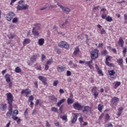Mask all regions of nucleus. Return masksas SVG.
Here are the masks:
<instances>
[{
	"mask_svg": "<svg viewBox=\"0 0 127 127\" xmlns=\"http://www.w3.org/2000/svg\"><path fill=\"white\" fill-rule=\"evenodd\" d=\"M29 5L27 4H24V1L21 0L18 2V5L16 8L18 10H25V9H28Z\"/></svg>",
	"mask_w": 127,
	"mask_h": 127,
	"instance_id": "f257e3e1",
	"label": "nucleus"
},
{
	"mask_svg": "<svg viewBox=\"0 0 127 127\" xmlns=\"http://www.w3.org/2000/svg\"><path fill=\"white\" fill-rule=\"evenodd\" d=\"M7 103L9 106H12V101H13V96L11 93H8L6 94Z\"/></svg>",
	"mask_w": 127,
	"mask_h": 127,
	"instance_id": "f03ea898",
	"label": "nucleus"
},
{
	"mask_svg": "<svg viewBox=\"0 0 127 127\" xmlns=\"http://www.w3.org/2000/svg\"><path fill=\"white\" fill-rule=\"evenodd\" d=\"M98 54L99 50L97 49H95L94 50H93L91 54V60H95V59H97V58L99 57Z\"/></svg>",
	"mask_w": 127,
	"mask_h": 127,
	"instance_id": "7ed1b4c3",
	"label": "nucleus"
},
{
	"mask_svg": "<svg viewBox=\"0 0 127 127\" xmlns=\"http://www.w3.org/2000/svg\"><path fill=\"white\" fill-rule=\"evenodd\" d=\"M59 46L62 48H65V49H69V45L67 42L65 41H62L59 43Z\"/></svg>",
	"mask_w": 127,
	"mask_h": 127,
	"instance_id": "20e7f679",
	"label": "nucleus"
},
{
	"mask_svg": "<svg viewBox=\"0 0 127 127\" xmlns=\"http://www.w3.org/2000/svg\"><path fill=\"white\" fill-rule=\"evenodd\" d=\"M73 107L75 109V110H77V111H81L83 110V108H84V106L81 105L78 102H75L73 104Z\"/></svg>",
	"mask_w": 127,
	"mask_h": 127,
	"instance_id": "39448f33",
	"label": "nucleus"
},
{
	"mask_svg": "<svg viewBox=\"0 0 127 127\" xmlns=\"http://www.w3.org/2000/svg\"><path fill=\"white\" fill-rule=\"evenodd\" d=\"M119 101H120V99L117 97H113L111 99V104L114 107V106H117L118 105V103H119Z\"/></svg>",
	"mask_w": 127,
	"mask_h": 127,
	"instance_id": "423d86ee",
	"label": "nucleus"
},
{
	"mask_svg": "<svg viewBox=\"0 0 127 127\" xmlns=\"http://www.w3.org/2000/svg\"><path fill=\"white\" fill-rule=\"evenodd\" d=\"M15 15V14L13 12H10L6 15V18L8 21H10L13 17Z\"/></svg>",
	"mask_w": 127,
	"mask_h": 127,
	"instance_id": "0eeeda50",
	"label": "nucleus"
},
{
	"mask_svg": "<svg viewBox=\"0 0 127 127\" xmlns=\"http://www.w3.org/2000/svg\"><path fill=\"white\" fill-rule=\"evenodd\" d=\"M58 5L59 6H60L62 10H63V11H64V12H65V13H69V12H70L71 11V10L70 9V8L67 7H64L62 5L59 4V3H57Z\"/></svg>",
	"mask_w": 127,
	"mask_h": 127,
	"instance_id": "6e6552de",
	"label": "nucleus"
},
{
	"mask_svg": "<svg viewBox=\"0 0 127 127\" xmlns=\"http://www.w3.org/2000/svg\"><path fill=\"white\" fill-rule=\"evenodd\" d=\"M91 107L89 106H85L84 107V110L82 111L83 113L86 114V115H90L91 114Z\"/></svg>",
	"mask_w": 127,
	"mask_h": 127,
	"instance_id": "1a4fd4ad",
	"label": "nucleus"
},
{
	"mask_svg": "<svg viewBox=\"0 0 127 127\" xmlns=\"http://www.w3.org/2000/svg\"><path fill=\"white\" fill-rule=\"evenodd\" d=\"M12 114V105H9L8 112L6 113L7 117H10Z\"/></svg>",
	"mask_w": 127,
	"mask_h": 127,
	"instance_id": "9d476101",
	"label": "nucleus"
},
{
	"mask_svg": "<svg viewBox=\"0 0 127 127\" xmlns=\"http://www.w3.org/2000/svg\"><path fill=\"white\" fill-rule=\"evenodd\" d=\"M30 92H31L30 90L29 89H25V90L23 89L21 92V94L22 95H23V94H25L26 95V97H27V96L29 95Z\"/></svg>",
	"mask_w": 127,
	"mask_h": 127,
	"instance_id": "9b49d317",
	"label": "nucleus"
},
{
	"mask_svg": "<svg viewBox=\"0 0 127 127\" xmlns=\"http://www.w3.org/2000/svg\"><path fill=\"white\" fill-rule=\"evenodd\" d=\"M85 64H87L88 66L89 67L90 69H92V70H94V66L93 65L91 64L92 63H93V60H91L89 62H84Z\"/></svg>",
	"mask_w": 127,
	"mask_h": 127,
	"instance_id": "f8f14e48",
	"label": "nucleus"
},
{
	"mask_svg": "<svg viewBox=\"0 0 127 127\" xmlns=\"http://www.w3.org/2000/svg\"><path fill=\"white\" fill-rule=\"evenodd\" d=\"M38 78L40 81H42V83H43L44 85H46L47 83V79L46 78L42 76H40L38 77Z\"/></svg>",
	"mask_w": 127,
	"mask_h": 127,
	"instance_id": "ddd939ff",
	"label": "nucleus"
},
{
	"mask_svg": "<svg viewBox=\"0 0 127 127\" xmlns=\"http://www.w3.org/2000/svg\"><path fill=\"white\" fill-rule=\"evenodd\" d=\"M96 88L93 87L92 89V92L93 93V95L95 96V99H97V97L99 96V93L96 90Z\"/></svg>",
	"mask_w": 127,
	"mask_h": 127,
	"instance_id": "4468645a",
	"label": "nucleus"
},
{
	"mask_svg": "<svg viewBox=\"0 0 127 127\" xmlns=\"http://www.w3.org/2000/svg\"><path fill=\"white\" fill-rule=\"evenodd\" d=\"M124 40L122 37H120L119 41H118V44L120 47H124Z\"/></svg>",
	"mask_w": 127,
	"mask_h": 127,
	"instance_id": "2eb2a0df",
	"label": "nucleus"
},
{
	"mask_svg": "<svg viewBox=\"0 0 127 127\" xmlns=\"http://www.w3.org/2000/svg\"><path fill=\"white\" fill-rule=\"evenodd\" d=\"M65 69H66V67H65V66L60 65L58 68V71L60 73L61 72H63V71H65Z\"/></svg>",
	"mask_w": 127,
	"mask_h": 127,
	"instance_id": "dca6fc26",
	"label": "nucleus"
},
{
	"mask_svg": "<svg viewBox=\"0 0 127 127\" xmlns=\"http://www.w3.org/2000/svg\"><path fill=\"white\" fill-rule=\"evenodd\" d=\"M79 52H80V49L78 47H76L74 48V51L73 52V55H78L79 54Z\"/></svg>",
	"mask_w": 127,
	"mask_h": 127,
	"instance_id": "f3484780",
	"label": "nucleus"
},
{
	"mask_svg": "<svg viewBox=\"0 0 127 127\" xmlns=\"http://www.w3.org/2000/svg\"><path fill=\"white\" fill-rule=\"evenodd\" d=\"M66 99L65 98H63V99L60 100L57 104V107H60V106H61L63 103H64Z\"/></svg>",
	"mask_w": 127,
	"mask_h": 127,
	"instance_id": "a211bd4d",
	"label": "nucleus"
},
{
	"mask_svg": "<svg viewBox=\"0 0 127 127\" xmlns=\"http://www.w3.org/2000/svg\"><path fill=\"white\" fill-rule=\"evenodd\" d=\"M6 108V104L2 103L0 106V110H1V111H5Z\"/></svg>",
	"mask_w": 127,
	"mask_h": 127,
	"instance_id": "6ab92c4d",
	"label": "nucleus"
},
{
	"mask_svg": "<svg viewBox=\"0 0 127 127\" xmlns=\"http://www.w3.org/2000/svg\"><path fill=\"white\" fill-rule=\"evenodd\" d=\"M34 27L33 28H34L35 30H38L40 29V27H41V25L39 23H36L34 24Z\"/></svg>",
	"mask_w": 127,
	"mask_h": 127,
	"instance_id": "aec40b11",
	"label": "nucleus"
},
{
	"mask_svg": "<svg viewBox=\"0 0 127 127\" xmlns=\"http://www.w3.org/2000/svg\"><path fill=\"white\" fill-rule=\"evenodd\" d=\"M78 118V116L75 113L73 114V119L71 121V123L74 124V123H75L76 121H77V119Z\"/></svg>",
	"mask_w": 127,
	"mask_h": 127,
	"instance_id": "412c9836",
	"label": "nucleus"
},
{
	"mask_svg": "<svg viewBox=\"0 0 127 127\" xmlns=\"http://www.w3.org/2000/svg\"><path fill=\"white\" fill-rule=\"evenodd\" d=\"M36 59H37V55H34L32 56L30 58V60L32 63H34L35 61H36Z\"/></svg>",
	"mask_w": 127,
	"mask_h": 127,
	"instance_id": "4be33fe9",
	"label": "nucleus"
},
{
	"mask_svg": "<svg viewBox=\"0 0 127 127\" xmlns=\"http://www.w3.org/2000/svg\"><path fill=\"white\" fill-rule=\"evenodd\" d=\"M37 30H34V28H33L32 29L33 34L34 35V36H36V37L39 35V32L37 31Z\"/></svg>",
	"mask_w": 127,
	"mask_h": 127,
	"instance_id": "5701e85b",
	"label": "nucleus"
},
{
	"mask_svg": "<svg viewBox=\"0 0 127 127\" xmlns=\"http://www.w3.org/2000/svg\"><path fill=\"white\" fill-rule=\"evenodd\" d=\"M95 67L96 68V69L98 71V72L100 75H102V76H103V75H104V73H103V71L101 69H100V68H99V66H98V64H95Z\"/></svg>",
	"mask_w": 127,
	"mask_h": 127,
	"instance_id": "b1692460",
	"label": "nucleus"
},
{
	"mask_svg": "<svg viewBox=\"0 0 127 127\" xmlns=\"http://www.w3.org/2000/svg\"><path fill=\"white\" fill-rule=\"evenodd\" d=\"M108 74L110 77H112L116 74V72L114 70H108Z\"/></svg>",
	"mask_w": 127,
	"mask_h": 127,
	"instance_id": "393cba45",
	"label": "nucleus"
},
{
	"mask_svg": "<svg viewBox=\"0 0 127 127\" xmlns=\"http://www.w3.org/2000/svg\"><path fill=\"white\" fill-rule=\"evenodd\" d=\"M38 44L40 46H42L44 44V39H40L38 41Z\"/></svg>",
	"mask_w": 127,
	"mask_h": 127,
	"instance_id": "a878e982",
	"label": "nucleus"
},
{
	"mask_svg": "<svg viewBox=\"0 0 127 127\" xmlns=\"http://www.w3.org/2000/svg\"><path fill=\"white\" fill-rule=\"evenodd\" d=\"M5 78L6 82H7V83H10L11 80H10V78H9V75L8 74H6L5 75Z\"/></svg>",
	"mask_w": 127,
	"mask_h": 127,
	"instance_id": "bb28decb",
	"label": "nucleus"
},
{
	"mask_svg": "<svg viewBox=\"0 0 127 127\" xmlns=\"http://www.w3.org/2000/svg\"><path fill=\"white\" fill-rule=\"evenodd\" d=\"M74 103V99L71 98H68L67 100V103L68 105H71Z\"/></svg>",
	"mask_w": 127,
	"mask_h": 127,
	"instance_id": "cd10ccee",
	"label": "nucleus"
},
{
	"mask_svg": "<svg viewBox=\"0 0 127 127\" xmlns=\"http://www.w3.org/2000/svg\"><path fill=\"white\" fill-rule=\"evenodd\" d=\"M30 43V40L29 39H26L23 42V45H25V44H28Z\"/></svg>",
	"mask_w": 127,
	"mask_h": 127,
	"instance_id": "c85d7f7f",
	"label": "nucleus"
},
{
	"mask_svg": "<svg viewBox=\"0 0 127 127\" xmlns=\"http://www.w3.org/2000/svg\"><path fill=\"white\" fill-rule=\"evenodd\" d=\"M104 108V105L103 104H99L98 106V109L100 112H102V110Z\"/></svg>",
	"mask_w": 127,
	"mask_h": 127,
	"instance_id": "c756f323",
	"label": "nucleus"
},
{
	"mask_svg": "<svg viewBox=\"0 0 127 127\" xmlns=\"http://www.w3.org/2000/svg\"><path fill=\"white\" fill-rule=\"evenodd\" d=\"M15 72L16 73H20L21 72V69L19 67L17 66L15 69Z\"/></svg>",
	"mask_w": 127,
	"mask_h": 127,
	"instance_id": "7c9ffc66",
	"label": "nucleus"
},
{
	"mask_svg": "<svg viewBox=\"0 0 127 127\" xmlns=\"http://www.w3.org/2000/svg\"><path fill=\"white\" fill-rule=\"evenodd\" d=\"M51 111H52V112H54V113H58V111H59V110H58V109L57 108H56V107H52V108H51Z\"/></svg>",
	"mask_w": 127,
	"mask_h": 127,
	"instance_id": "2f4dec72",
	"label": "nucleus"
},
{
	"mask_svg": "<svg viewBox=\"0 0 127 127\" xmlns=\"http://www.w3.org/2000/svg\"><path fill=\"white\" fill-rule=\"evenodd\" d=\"M106 20H107V21H108L109 22H111V21H113V18H112V17L110 16H108L106 18Z\"/></svg>",
	"mask_w": 127,
	"mask_h": 127,
	"instance_id": "473e14b6",
	"label": "nucleus"
},
{
	"mask_svg": "<svg viewBox=\"0 0 127 127\" xmlns=\"http://www.w3.org/2000/svg\"><path fill=\"white\" fill-rule=\"evenodd\" d=\"M66 24H68V20H66L65 21V23H64L63 24H60V27L62 28V27H64V26H65Z\"/></svg>",
	"mask_w": 127,
	"mask_h": 127,
	"instance_id": "72a5a7b5",
	"label": "nucleus"
},
{
	"mask_svg": "<svg viewBox=\"0 0 127 127\" xmlns=\"http://www.w3.org/2000/svg\"><path fill=\"white\" fill-rule=\"evenodd\" d=\"M50 100H51L53 102H57V98L53 96L50 97Z\"/></svg>",
	"mask_w": 127,
	"mask_h": 127,
	"instance_id": "f704fd0d",
	"label": "nucleus"
},
{
	"mask_svg": "<svg viewBox=\"0 0 127 127\" xmlns=\"http://www.w3.org/2000/svg\"><path fill=\"white\" fill-rule=\"evenodd\" d=\"M127 46L123 47V55L124 57L126 56V54H127Z\"/></svg>",
	"mask_w": 127,
	"mask_h": 127,
	"instance_id": "c9c22d12",
	"label": "nucleus"
},
{
	"mask_svg": "<svg viewBox=\"0 0 127 127\" xmlns=\"http://www.w3.org/2000/svg\"><path fill=\"white\" fill-rule=\"evenodd\" d=\"M109 61H111V57L108 56L106 58L105 64H109Z\"/></svg>",
	"mask_w": 127,
	"mask_h": 127,
	"instance_id": "e433bc0d",
	"label": "nucleus"
},
{
	"mask_svg": "<svg viewBox=\"0 0 127 127\" xmlns=\"http://www.w3.org/2000/svg\"><path fill=\"white\" fill-rule=\"evenodd\" d=\"M121 85V82H117L116 83H115V85L114 86V88L115 89H117V88L119 86H120Z\"/></svg>",
	"mask_w": 127,
	"mask_h": 127,
	"instance_id": "4c0bfd02",
	"label": "nucleus"
},
{
	"mask_svg": "<svg viewBox=\"0 0 127 127\" xmlns=\"http://www.w3.org/2000/svg\"><path fill=\"white\" fill-rule=\"evenodd\" d=\"M101 17L103 18V19H105V18H107V14L105 12H103L101 15Z\"/></svg>",
	"mask_w": 127,
	"mask_h": 127,
	"instance_id": "58836bf2",
	"label": "nucleus"
},
{
	"mask_svg": "<svg viewBox=\"0 0 127 127\" xmlns=\"http://www.w3.org/2000/svg\"><path fill=\"white\" fill-rule=\"evenodd\" d=\"M118 63L119 64V65H122L123 64V60L122 59H119L117 60Z\"/></svg>",
	"mask_w": 127,
	"mask_h": 127,
	"instance_id": "ea45409f",
	"label": "nucleus"
},
{
	"mask_svg": "<svg viewBox=\"0 0 127 127\" xmlns=\"http://www.w3.org/2000/svg\"><path fill=\"white\" fill-rule=\"evenodd\" d=\"M53 63V62L52 61V59L49 60L47 62V64L50 65L51 64H52Z\"/></svg>",
	"mask_w": 127,
	"mask_h": 127,
	"instance_id": "a19ab883",
	"label": "nucleus"
},
{
	"mask_svg": "<svg viewBox=\"0 0 127 127\" xmlns=\"http://www.w3.org/2000/svg\"><path fill=\"white\" fill-rule=\"evenodd\" d=\"M59 83V81L58 80H55L54 81L53 85L54 86L56 87L57 85H58Z\"/></svg>",
	"mask_w": 127,
	"mask_h": 127,
	"instance_id": "79ce46f5",
	"label": "nucleus"
},
{
	"mask_svg": "<svg viewBox=\"0 0 127 127\" xmlns=\"http://www.w3.org/2000/svg\"><path fill=\"white\" fill-rule=\"evenodd\" d=\"M106 65H107L109 67H115V65L114 64H112L110 63H108V64H106Z\"/></svg>",
	"mask_w": 127,
	"mask_h": 127,
	"instance_id": "37998d69",
	"label": "nucleus"
},
{
	"mask_svg": "<svg viewBox=\"0 0 127 127\" xmlns=\"http://www.w3.org/2000/svg\"><path fill=\"white\" fill-rule=\"evenodd\" d=\"M99 8H101V7H100V6H97L96 7H94L92 8V10H99Z\"/></svg>",
	"mask_w": 127,
	"mask_h": 127,
	"instance_id": "c03bdc74",
	"label": "nucleus"
},
{
	"mask_svg": "<svg viewBox=\"0 0 127 127\" xmlns=\"http://www.w3.org/2000/svg\"><path fill=\"white\" fill-rule=\"evenodd\" d=\"M16 116V115H15L14 114L12 115V118L13 119V120H14V121H16L18 119V117H15Z\"/></svg>",
	"mask_w": 127,
	"mask_h": 127,
	"instance_id": "a18cd8bd",
	"label": "nucleus"
},
{
	"mask_svg": "<svg viewBox=\"0 0 127 127\" xmlns=\"http://www.w3.org/2000/svg\"><path fill=\"white\" fill-rule=\"evenodd\" d=\"M61 119H62L63 121H67V116L64 115L63 116L61 117Z\"/></svg>",
	"mask_w": 127,
	"mask_h": 127,
	"instance_id": "49530a36",
	"label": "nucleus"
},
{
	"mask_svg": "<svg viewBox=\"0 0 127 127\" xmlns=\"http://www.w3.org/2000/svg\"><path fill=\"white\" fill-rule=\"evenodd\" d=\"M17 19L16 17L14 18L12 20L13 23H16V22H17Z\"/></svg>",
	"mask_w": 127,
	"mask_h": 127,
	"instance_id": "de8ad7c7",
	"label": "nucleus"
},
{
	"mask_svg": "<svg viewBox=\"0 0 127 127\" xmlns=\"http://www.w3.org/2000/svg\"><path fill=\"white\" fill-rule=\"evenodd\" d=\"M14 37V35H12L11 34H10L9 36H8V38L9 39H13Z\"/></svg>",
	"mask_w": 127,
	"mask_h": 127,
	"instance_id": "09e8293b",
	"label": "nucleus"
},
{
	"mask_svg": "<svg viewBox=\"0 0 127 127\" xmlns=\"http://www.w3.org/2000/svg\"><path fill=\"white\" fill-rule=\"evenodd\" d=\"M34 100V97L33 96H31L29 98V102H31V101H33Z\"/></svg>",
	"mask_w": 127,
	"mask_h": 127,
	"instance_id": "8fccbe9b",
	"label": "nucleus"
},
{
	"mask_svg": "<svg viewBox=\"0 0 127 127\" xmlns=\"http://www.w3.org/2000/svg\"><path fill=\"white\" fill-rule=\"evenodd\" d=\"M18 114V110H15L14 111H13V115H14L15 116H16Z\"/></svg>",
	"mask_w": 127,
	"mask_h": 127,
	"instance_id": "3c124183",
	"label": "nucleus"
},
{
	"mask_svg": "<svg viewBox=\"0 0 127 127\" xmlns=\"http://www.w3.org/2000/svg\"><path fill=\"white\" fill-rule=\"evenodd\" d=\"M46 127H51V126L49 124V122H48V121H46Z\"/></svg>",
	"mask_w": 127,
	"mask_h": 127,
	"instance_id": "603ef678",
	"label": "nucleus"
},
{
	"mask_svg": "<svg viewBox=\"0 0 127 127\" xmlns=\"http://www.w3.org/2000/svg\"><path fill=\"white\" fill-rule=\"evenodd\" d=\"M46 59V57L45 56V55H44V54H42L41 57L42 61H43Z\"/></svg>",
	"mask_w": 127,
	"mask_h": 127,
	"instance_id": "864d4df0",
	"label": "nucleus"
},
{
	"mask_svg": "<svg viewBox=\"0 0 127 127\" xmlns=\"http://www.w3.org/2000/svg\"><path fill=\"white\" fill-rule=\"evenodd\" d=\"M48 69H49V65H48V64H46L45 65V70H46V71H47Z\"/></svg>",
	"mask_w": 127,
	"mask_h": 127,
	"instance_id": "5fc2aeb1",
	"label": "nucleus"
},
{
	"mask_svg": "<svg viewBox=\"0 0 127 127\" xmlns=\"http://www.w3.org/2000/svg\"><path fill=\"white\" fill-rule=\"evenodd\" d=\"M102 54L103 55H107V54H108V52L107 51V50H104L102 52Z\"/></svg>",
	"mask_w": 127,
	"mask_h": 127,
	"instance_id": "6e6d98bb",
	"label": "nucleus"
},
{
	"mask_svg": "<svg viewBox=\"0 0 127 127\" xmlns=\"http://www.w3.org/2000/svg\"><path fill=\"white\" fill-rule=\"evenodd\" d=\"M106 33V31L105 30V29H103L102 30H101V34H105Z\"/></svg>",
	"mask_w": 127,
	"mask_h": 127,
	"instance_id": "4d7b16f0",
	"label": "nucleus"
},
{
	"mask_svg": "<svg viewBox=\"0 0 127 127\" xmlns=\"http://www.w3.org/2000/svg\"><path fill=\"white\" fill-rule=\"evenodd\" d=\"M67 76H71V71L67 70L66 71Z\"/></svg>",
	"mask_w": 127,
	"mask_h": 127,
	"instance_id": "13d9d810",
	"label": "nucleus"
},
{
	"mask_svg": "<svg viewBox=\"0 0 127 127\" xmlns=\"http://www.w3.org/2000/svg\"><path fill=\"white\" fill-rule=\"evenodd\" d=\"M79 121L80 122V124H82V123H83L84 121H83V118H79Z\"/></svg>",
	"mask_w": 127,
	"mask_h": 127,
	"instance_id": "bf43d9fd",
	"label": "nucleus"
},
{
	"mask_svg": "<svg viewBox=\"0 0 127 127\" xmlns=\"http://www.w3.org/2000/svg\"><path fill=\"white\" fill-rule=\"evenodd\" d=\"M104 116H105V114H104V113L101 114V116L99 117V120H102V119H103V117H104Z\"/></svg>",
	"mask_w": 127,
	"mask_h": 127,
	"instance_id": "052dcab7",
	"label": "nucleus"
},
{
	"mask_svg": "<svg viewBox=\"0 0 127 127\" xmlns=\"http://www.w3.org/2000/svg\"><path fill=\"white\" fill-rule=\"evenodd\" d=\"M59 111L62 113V111H63V105H62L59 109Z\"/></svg>",
	"mask_w": 127,
	"mask_h": 127,
	"instance_id": "680f3d73",
	"label": "nucleus"
},
{
	"mask_svg": "<svg viewBox=\"0 0 127 127\" xmlns=\"http://www.w3.org/2000/svg\"><path fill=\"white\" fill-rule=\"evenodd\" d=\"M34 85L36 86V88L37 89V88H38V83L37 81L34 82Z\"/></svg>",
	"mask_w": 127,
	"mask_h": 127,
	"instance_id": "e2e57ef3",
	"label": "nucleus"
},
{
	"mask_svg": "<svg viewBox=\"0 0 127 127\" xmlns=\"http://www.w3.org/2000/svg\"><path fill=\"white\" fill-rule=\"evenodd\" d=\"M60 94H64V93H65V92H64V90H63V89H60Z\"/></svg>",
	"mask_w": 127,
	"mask_h": 127,
	"instance_id": "0e129e2a",
	"label": "nucleus"
},
{
	"mask_svg": "<svg viewBox=\"0 0 127 127\" xmlns=\"http://www.w3.org/2000/svg\"><path fill=\"white\" fill-rule=\"evenodd\" d=\"M54 124L56 127H59V122H55Z\"/></svg>",
	"mask_w": 127,
	"mask_h": 127,
	"instance_id": "69168bd1",
	"label": "nucleus"
},
{
	"mask_svg": "<svg viewBox=\"0 0 127 127\" xmlns=\"http://www.w3.org/2000/svg\"><path fill=\"white\" fill-rule=\"evenodd\" d=\"M27 111H28V108H27L26 109V110L25 111V112H24V115L25 116H26V115H27Z\"/></svg>",
	"mask_w": 127,
	"mask_h": 127,
	"instance_id": "338daca9",
	"label": "nucleus"
},
{
	"mask_svg": "<svg viewBox=\"0 0 127 127\" xmlns=\"http://www.w3.org/2000/svg\"><path fill=\"white\" fill-rule=\"evenodd\" d=\"M124 19H125V20H127V14H125L124 15Z\"/></svg>",
	"mask_w": 127,
	"mask_h": 127,
	"instance_id": "774afa93",
	"label": "nucleus"
}]
</instances>
